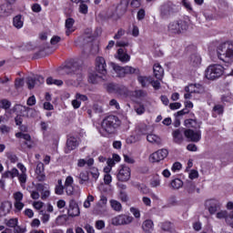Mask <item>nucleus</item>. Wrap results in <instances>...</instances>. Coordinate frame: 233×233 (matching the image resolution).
<instances>
[{
  "label": "nucleus",
  "instance_id": "obj_58",
  "mask_svg": "<svg viewBox=\"0 0 233 233\" xmlns=\"http://www.w3.org/2000/svg\"><path fill=\"white\" fill-rule=\"evenodd\" d=\"M32 205L35 208V210H41V208H43V207H45V203L40 200L33 202Z\"/></svg>",
  "mask_w": 233,
  "mask_h": 233
},
{
  "label": "nucleus",
  "instance_id": "obj_34",
  "mask_svg": "<svg viewBox=\"0 0 233 233\" xmlns=\"http://www.w3.org/2000/svg\"><path fill=\"white\" fill-rule=\"evenodd\" d=\"M144 232H152L154 230V222L152 220H146L142 224Z\"/></svg>",
  "mask_w": 233,
  "mask_h": 233
},
{
  "label": "nucleus",
  "instance_id": "obj_16",
  "mask_svg": "<svg viewBox=\"0 0 233 233\" xmlns=\"http://www.w3.org/2000/svg\"><path fill=\"white\" fill-rule=\"evenodd\" d=\"M67 214L70 218H76L77 216H79V214H81V212L79 211V206H77L76 200L69 201Z\"/></svg>",
  "mask_w": 233,
  "mask_h": 233
},
{
  "label": "nucleus",
  "instance_id": "obj_62",
  "mask_svg": "<svg viewBox=\"0 0 233 233\" xmlns=\"http://www.w3.org/2000/svg\"><path fill=\"white\" fill-rule=\"evenodd\" d=\"M213 111L215 114H218V116H221L223 114V106L221 105H217L213 107Z\"/></svg>",
  "mask_w": 233,
  "mask_h": 233
},
{
  "label": "nucleus",
  "instance_id": "obj_51",
  "mask_svg": "<svg viewBox=\"0 0 233 233\" xmlns=\"http://www.w3.org/2000/svg\"><path fill=\"white\" fill-rule=\"evenodd\" d=\"M226 223L229 225V227H233V211H229V212L228 211Z\"/></svg>",
  "mask_w": 233,
  "mask_h": 233
},
{
  "label": "nucleus",
  "instance_id": "obj_18",
  "mask_svg": "<svg viewBox=\"0 0 233 233\" xmlns=\"http://www.w3.org/2000/svg\"><path fill=\"white\" fill-rule=\"evenodd\" d=\"M36 188L39 192H41V199L43 201H46L47 198H50V187L43 184H38Z\"/></svg>",
  "mask_w": 233,
  "mask_h": 233
},
{
  "label": "nucleus",
  "instance_id": "obj_57",
  "mask_svg": "<svg viewBox=\"0 0 233 233\" xmlns=\"http://www.w3.org/2000/svg\"><path fill=\"white\" fill-rule=\"evenodd\" d=\"M150 186L153 188H157V187H161V179L159 178H153L150 182Z\"/></svg>",
  "mask_w": 233,
  "mask_h": 233
},
{
  "label": "nucleus",
  "instance_id": "obj_49",
  "mask_svg": "<svg viewBox=\"0 0 233 233\" xmlns=\"http://www.w3.org/2000/svg\"><path fill=\"white\" fill-rule=\"evenodd\" d=\"M135 112L137 114V116H143V114H145V106L143 105L135 106Z\"/></svg>",
  "mask_w": 233,
  "mask_h": 233
},
{
  "label": "nucleus",
  "instance_id": "obj_30",
  "mask_svg": "<svg viewBox=\"0 0 233 233\" xmlns=\"http://www.w3.org/2000/svg\"><path fill=\"white\" fill-rule=\"evenodd\" d=\"M147 139L148 143H151L152 145H161V137L156 134H148Z\"/></svg>",
  "mask_w": 233,
  "mask_h": 233
},
{
  "label": "nucleus",
  "instance_id": "obj_59",
  "mask_svg": "<svg viewBox=\"0 0 233 233\" xmlns=\"http://www.w3.org/2000/svg\"><path fill=\"white\" fill-rule=\"evenodd\" d=\"M126 141L127 145H133V143H137V141H139V138L136 136H130L129 137L127 138Z\"/></svg>",
  "mask_w": 233,
  "mask_h": 233
},
{
  "label": "nucleus",
  "instance_id": "obj_6",
  "mask_svg": "<svg viewBox=\"0 0 233 233\" xmlns=\"http://www.w3.org/2000/svg\"><path fill=\"white\" fill-rule=\"evenodd\" d=\"M134 221V217L126 214H121L111 218V225L114 227H123L130 225Z\"/></svg>",
  "mask_w": 233,
  "mask_h": 233
},
{
  "label": "nucleus",
  "instance_id": "obj_19",
  "mask_svg": "<svg viewBox=\"0 0 233 233\" xmlns=\"http://www.w3.org/2000/svg\"><path fill=\"white\" fill-rule=\"evenodd\" d=\"M185 90L190 94H202L204 91L203 86L199 84H190L188 86L185 87Z\"/></svg>",
  "mask_w": 233,
  "mask_h": 233
},
{
  "label": "nucleus",
  "instance_id": "obj_4",
  "mask_svg": "<svg viewBox=\"0 0 233 233\" xmlns=\"http://www.w3.org/2000/svg\"><path fill=\"white\" fill-rule=\"evenodd\" d=\"M188 30V24L185 21H173L167 25V32L171 35H179Z\"/></svg>",
  "mask_w": 233,
  "mask_h": 233
},
{
  "label": "nucleus",
  "instance_id": "obj_38",
  "mask_svg": "<svg viewBox=\"0 0 233 233\" xmlns=\"http://www.w3.org/2000/svg\"><path fill=\"white\" fill-rule=\"evenodd\" d=\"M152 77L150 76H139L137 77V81L138 83H140V85L142 86H147L149 85V83L151 82Z\"/></svg>",
  "mask_w": 233,
  "mask_h": 233
},
{
  "label": "nucleus",
  "instance_id": "obj_14",
  "mask_svg": "<svg viewBox=\"0 0 233 233\" xmlns=\"http://www.w3.org/2000/svg\"><path fill=\"white\" fill-rule=\"evenodd\" d=\"M23 193L21 191H17L14 193L13 198L15 199L14 207L18 212H21L23 208H25V203H23Z\"/></svg>",
  "mask_w": 233,
  "mask_h": 233
},
{
  "label": "nucleus",
  "instance_id": "obj_28",
  "mask_svg": "<svg viewBox=\"0 0 233 233\" xmlns=\"http://www.w3.org/2000/svg\"><path fill=\"white\" fill-rule=\"evenodd\" d=\"M79 179V185H88V182L90 181V177L88 176V172L82 171L78 175Z\"/></svg>",
  "mask_w": 233,
  "mask_h": 233
},
{
  "label": "nucleus",
  "instance_id": "obj_24",
  "mask_svg": "<svg viewBox=\"0 0 233 233\" xmlns=\"http://www.w3.org/2000/svg\"><path fill=\"white\" fill-rule=\"evenodd\" d=\"M116 57V59H119L121 61V63H128V61H130L129 55L127 54V52H125V50L123 48H119L117 50Z\"/></svg>",
  "mask_w": 233,
  "mask_h": 233
},
{
  "label": "nucleus",
  "instance_id": "obj_20",
  "mask_svg": "<svg viewBox=\"0 0 233 233\" xmlns=\"http://www.w3.org/2000/svg\"><path fill=\"white\" fill-rule=\"evenodd\" d=\"M12 6L10 4H4L0 5V17H8L12 15Z\"/></svg>",
  "mask_w": 233,
  "mask_h": 233
},
{
  "label": "nucleus",
  "instance_id": "obj_29",
  "mask_svg": "<svg viewBox=\"0 0 233 233\" xmlns=\"http://www.w3.org/2000/svg\"><path fill=\"white\" fill-rule=\"evenodd\" d=\"M74 23H75L74 18H67L66 20V35H70L72 32L76 30V28H74Z\"/></svg>",
  "mask_w": 233,
  "mask_h": 233
},
{
  "label": "nucleus",
  "instance_id": "obj_64",
  "mask_svg": "<svg viewBox=\"0 0 233 233\" xmlns=\"http://www.w3.org/2000/svg\"><path fill=\"white\" fill-rule=\"evenodd\" d=\"M30 192V196L33 199L37 200L41 198V195L39 194L38 191L35 190H31Z\"/></svg>",
  "mask_w": 233,
  "mask_h": 233
},
{
  "label": "nucleus",
  "instance_id": "obj_17",
  "mask_svg": "<svg viewBox=\"0 0 233 233\" xmlns=\"http://www.w3.org/2000/svg\"><path fill=\"white\" fill-rule=\"evenodd\" d=\"M79 143L77 142V138L71 137L66 141V147L65 148L66 154H70L72 150H76Z\"/></svg>",
  "mask_w": 233,
  "mask_h": 233
},
{
  "label": "nucleus",
  "instance_id": "obj_21",
  "mask_svg": "<svg viewBox=\"0 0 233 233\" xmlns=\"http://www.w3.org/2000/svg\"><path fill=\"white\" fill-rule=\"evenodd\" d=\"M12 210V202L4 201L0 205V216H6Z\"/></svg>",
  "mask_w": 233,
  "mask_h": 233
},
{
  "label": "nucleus",
  "instance_id": "obj_8",
  "mask_svg": "<svg viewBox=\"0 0 233 233\" xmlns=\"http://www.w3.org/2000/svg\"><path fill=\"white\" fill-rule=\"evenodd\" d=\"M132 174V170L128 166L121 165L118 168V173L116 175V177L118 181H122L123 183H126L127 181H130V176Z\"/></svg>",
  "mask_w": 233,
  "mask_h": 233
},
{
  "label": "nucleus",
  "instance_id": "obj_10",
  "mask_svg": "<svg viewBox=\"0 0 233 233\" xmlns=\"http://www.w3.org/2000/svg\"><path fill=\"white\" fill-rule=\"evenodd\" d=\"M168 157V150L163 148L152 153L149 156L150 163H159Z\"/></svg>",
  "mask_w": 233,
  "mask_h": 233
},
{
  "label": "nucleus",
  "instance_id": "obj_31",
  "mask_svg": "<svg viewBox=\"0 0 233 233\" xmlns=\"http://www.w3.org/2000/svg\"><path fill=\"white\" fill-rule=\"evenodd\" d=\"M55 194L56 196H63L65 194V186H63V179H58L55 187Z\"/></svg>",
  "mask_w": 233,
  "mask_h": 233
},
{
  "label": "nucleus",
  "instance_id": "obj_37",
  "mask_svg": "<svg viewBox=\"0 0 233 233\" xmlns=\"http://www.w3.org/2000/svg\"><path fill=\"white\" fill-rule=\"evenodd\" d=\"M185 190L187 192V194H194L196 190L198 193H199V188L196 187V184L192 182L186 185Z\"/></svg>",
  "mask_w": 233,
  "mask_h": 233
},
{
  "label": "nucleus",
  "instance_id": "obj_9",
  "mask_svg": "<svg viewBox=\"0 0 233 233\" xmlns=\"http://www.w3.org/2000/svg\"><path fill=\"white\" fill-rule=\"evenodd\" d=\"M15 112L17 114H23L26 112L27 117H39V111L21 105H15L14 107Z\"/></svg>",
  "mask_w": 233,
  "mask_h": 233
},
{
  "label": "nucleus",
  "instance_id": "obj_55",
  "mask_svg": "<svg viewBox=\"0 0 233 233\" xmlns=\"http://www.w3.org/2000/svg\"><path fill=\"white\" fill-rule=\"evenodd\" d=\"M94 202V196L88 195L87 198L84 202L85 208H90V203Z\"/></svg>",
  "mask_w": 233,
  "mask_h": 233
},
{
  "label": "nucleus",
  "instance_id": "obj_44",
  "mask_svg": "<svg viewBox=\"0 0 233 233\" xmlns=\"http://www.w3.org/2000/svg\"><path fill=\"white\" fill-rule=\"evenodd\" d=\"M78 12L86 15V14H88V5L85 3H80Z\"/></svg>",
  "mask_w": 233,
  "mask_h": 233
},
{
  "label": "nucleus",
  "instance_id": "obj_46",
  "mask_svg": "<svg viewBox=\"0 0 233 233\" xmlns=\"http://www.w3.org/2000/svg\"><path fill=\"white\" fill-rule=\"evenodd\" d=\"M90 174L93 177V181H97V179H99V170L96 167H92L90 169Z\"/></svg>",
  "mask_w": 233,
  "mask_h": 233
},
{
  "label": "nucleus",
  "instance_id": "obj_25",
  "mask_svg": "<svg viewBox=\"0 0 233 233\" xmlns=\"http://www.w3.org/2000/svg\"><path fill=\"white\" fill-rule=\"evenodd\" d=\"M116 94L120 97H131L132 91L128 90V87L121 86H118V88L116 89Z\"/></svg>",
  "mask_w": 233,
  "mask_h": 233
},
{
  "label": "nucleus",
  "instance_id": "obj_23",
  "mask_svg": "<svg viewBox=\"0 0 233 233\" xmlns=\"http://www.w3.org/2000/svg\"><path fill=\"white\" fill-rule=\"evenodd\" d=\"M185 183L180 178H174L169 183V188L171 190H179L180 188H183Z\"/></svg>",
  "mask_w": 233,
  "mask_h": 233
},
{
  "label": "nucleus",
  "instance_id": "obj_63",
  "mask_svg": "<svg viewBox=\"0 0 233 233\" xmlns=\"http://www.w3.org/2000/svg\"><path fill=\"white\" fill-rule=\"evenodd\" d=\"M35 172L36 174H41L42 172H45V164H43V162H39L37 164Z\"/></svg>",
  "mask_w": 233,
  "mask_h": 233
},
{
  "label": "nucleus",
  "instance_id": "obj_3",
  "mask_svg": "<svg viewBox=\"0 0 233 233\" xmlns=\"http://www.w3.org/2000/svg\"><path fill=\"white\" fill-rule=\"evenodd\" d=\"M121 125L119 118L116 116H106L101 125V131L106 132V134H112Z\"/></svg>",
  "mask_w": 233,
  "mask_h": 233
},
{
  "label": "nucleus",
  "instance_id": "obj_45",
  "mask_svg": "<svg viewBox=\"0 0 233 233\" xmlns=\"http://www.w3.org/2000/svg\"><path fill=\"white\" fill-rule=\"evenodd\" d=\"M106 88L107 92H114L115 94H117V88H119V86H117L116 84L109 83L106 86Z\"/></svg>",
  "mask_w": 233,
  "mask_h": 233
},
{
  "label": "nucleus",
  "instance_id": "obj_53",
  "mask_svg": "<svg viewBox=\"0 0 233 233\" xmlns=\"http://www.w3.org/2000/svg\"><path fill=\"white\" fill-rule=\"evenodd\" d=\"M130 212L137 219H139L141 218V212L137 208H130Z\"/></svg>",
  "mask_w": 233,
  "mask_h": 233
},
{
  "label": "nucleus",
  "instance_id": "obj_43",
  "mask_svg": "<svg viewBox=\"0 0 233 233\" xmlns=\"http://www.w3.org/2000/svg\"><path fill=\"white\" fill-rule=\"evenodd\" d=\"M161 228L165 232H173V230H174L172 223H170V222H164V223H162L161 224Z\"/></svg>",
  "mask_w": 233,
  "mask_h": 233
},
{
  "label": "nucleus",
  "instance_id": "obj_40",
  "mask_svg": "<svg viewBox=\"0 0 233 233\" xmlns=\"http://www.w3.org/2000/svg\"><path fill=\"white\" fill-rule=\"evenodd\" d=\"M185 125L188 128H199V124L198 123V121H196L194 119H187V120H185Z\"/></svg>",
  "mask_w": 233,
  "mask_h": 233
},
{
  "label": "nucleus",
  "instance_id": "obj_60",
  "mask_svg": "<svg viewBox=\"0 0 233 233\" xmlns=\"http://www.w3.org/2000/svg\"><path fill=\"white\" fill-rule=\"evenodd\" d=\"M65 190L67 196H74V194H76L74 191V186H65Z\"/></svg>",
  "mask_w": 233,
  "mask_h": 233
},
{
  "label": "nucleus",
  "instance_id": "obj_13",
  "mask_svg": "<svg viewBox=\"0 0 233 233\" xmlns=\"http://www.w3.org/2000/svg\"><path fill=\"white\" fill-rule=\"evenodd\" d=\"M184 135L187 139H189V141H192L193 143L201 141V130L194 131L192 129H187L184 132Z\"/></svg>",
  "mask_w": 233,
  "mask_h": 233
},
{
  "label": "nucleus",
  "instance_id": "obj_39",
  "mask_svg": "<svg viewBox=\"0 0 233 233\" xmlns=\"http://www.w3.org/2000/svg\"><path fill=\"white\" fill-rule=\"evenodd\" d=\"M126 74L127 75L135 74V76H139V74H141V71H139V68H137V67H132L130 66H126Z\"/></svg>",
  "mask_w": 233,
  "mask_h": 233
},
{
  "label": "nucleus",
  "instance_id": "obj_12",
  "mask_svg": "<svg viewBox=\"0 0 233 233\" xmlns=\"http://www.w3.org/2000/svg\"><path fill=\"white\" fill-rule=\"evenodd\" d=\"M43 83H45V77L41 76H36L35 77L28 76L26 78V85L29 90H32V88H35V86H39V85H43Z\"/></svg>",
  "mask_w": 233,
  "mask_h": 233
},
{
  "label": "nucleus",
  "instance_id": "obj_56",
  "mask_svg": "<svg viewBox=\"0 0 233 233\" xmlns=\"http://www.w3.org/2000/svg\"><path fill=\"white\" fill-rule=\"evenodd\" d=\"M41 220L43 223H48V221H50V214L41 211Z\"/></svg>",
  "mask_w": 233,
  "mask_h": 233
},
{
  "label": "nucleus",
  "instance_id": "obj_1",
  "mask_svg": "<svg viewBox=\"0 0 233 233\" xmlns=\"http://www.w3.org/2000/svg\"><path fill=\"white\" fill-rule=\"evenodd\" d=\"M66 72L70 75L69 78L66 80L69 86H79L83 81V73H81V66L77 62L69 63L66 66Z\"/></svg>",
  "mask_w": 233,
  "mask_h": 233
},
{
  "label": "nucleus",
  "instance_id": "obj_26",
  "mask_svg": "<svg viewBox=\"0 0 233 233\" xmlns=\"http://www.w3.org/2000/svg\"><path fill=\"white\" fill-rule=\"evenodd\" d=\"M113 70L117 74L118 77H125L127 76V66H121L116 64H112Z\"/></svg>",
  "mask_w": 233,
  "mask_h": 233
},
{
  "label": "nucleus",
  "instance_id": "obj_41",
  "mask_svg": "<svg viewBox=\"0 0 233 233\" xmlns=\"http://www.w3.org/2000/svg\"><path fill=\"white\" fill-rule=\"evenodd\" d=\"M46 85H56V86H61L63 85V80L54 79L52 76H49L46 79Z\"/></svg>",
  "mask_w": 233,
  "mask_h": 233
},
{
  "label": "nucleus",
  "instance_id": "obj_52",
  "mask_svg": "<svg viewBox=\"0 0 233 233\" xmlns=\"http://www.w3.org/2000/svg\"><path fill=\"white\" fill-rule=\"evenodd\" d=\"M11 104L10 101L4 99L0 101V108H4V110H8L10 108Z\"/></svg>",
  "mask_w": 233,
  "mask_h": 233
},
{
  "label": "nucleus",
  "instance_id": "obj_50",
  "mask_svg": "<svg viewBox=\"0 0 233 233\" xmlns=\"http://www.w3.org/2000/svg\"><path fill=\"white\" fill-rule=\"evenodd\" d=\"M27 177H28L26 176V173L18 174V180L20 182L21 187H25V183H26Z\"/></svg>",
  "mask_w": 233,
  "mask_h": 233
},
{
  "label": "nucleus",
  "instance_id": "obj_61",
  "mask_svg": "<svg viewBox=\"0 0 233 233\" xmlns=\"http://www.w3.org/2000/svg\"><path fill=\"white\" fill-rule=\"evenodd\" d=\"M73 185H74V177L72 176L66 177L64 187H72Z\"/></svg>",
  "mask_w": 233,
  "mask_h": 233
},
{
  "label": "nucleus",
  "instance_id": "obj_7",
  "mask_svg": "<svg viewBox=\"0 0 233 233\" xmlns=\"http://www.w3.org/2000/svg\"><path fill=\"white\" fill-rule=\"evenodd\" d=\"M205 208L211 216H214L221 208V203L215 198L208 199L205 201Z\"/></svg>",
  "mask_w": 233,
  "mask_h": 233
},
{
  "label": "nucleus",
  "instance_id": "obj_5",
  "mask_svg": "<svg viewBox=\"0 0 233 233\" xmlns=\"http://www.w3.org/2000/svg\"><path fill=\"white\" fill-rule=\"evenodd\" d=\"M223 74H225V67L218 64H213L208 66L206 69L205 76L207 79L214 81V79H219Z\"/></svg>",
  "mask_w": 233,
  "mask_h": 233
},
{
  "label": "nucleus",
  "instance_id": "obj_42",
  "mask_svg": "<svg viewBox=\"0 0 233 233\" xmlns=\"http://www.w3.org/2000/svg\"><path fill=\"white\" fill-rule=\"evenodd\" d=\"M217 219H225L227 221V216L228 214V210L222 209L215 213Z\"/></svg>",
  "mask_w": 233,
  "mask_h": 233
},
{
  "label": "nucleus",
  "instance_id": "obj_11",
  "mask_svg": "<svg viewBox=\"0 0 233 233\" xmlns=\"http://www.w3.org/2000/svg\"><path fill=\"white\" fill-rule=\"evenodd\" d=\"M176 12V5H174L172 3L168 2L160 6V15L163 17V19H167L170 17V15H173V14Z\"/></svg>",
  "mask_w": 233,
  "mask_h": 233
},
{
  "label": "nucleus",
  "instance_id": "obj_47",
  "mask_svg": "<svg viewBox=\"0 0 233 233\" xmlns=\"http://www.w3.org/2000/svg\"><path fill=\"white\" fill-rule=\"evenodd\" d=\"M88 81L89 83H93V84L99 83V81H101V76H99L96 74H91L89 76Z\"/></svg>",
  "mask_w": 233,
  "mask_h": 233
},
{
  "label": "nucleus",
  "instance_id": "obj_54",
  "mask_svg": "<svg viewBox=\"0 0 233 233\" xmlns=\"http://www.w3.org/2000/svg\"><path fill=\"white\" fill-rule=\"evenodd\" d=\"M189 179H198L199 177V172L196 169H192L188 173Z\"/></svg>",
  "mask_w": 233,
  "mask_h": 233
},
{
  "label": "nucleus",
  "instance_id": "obj_35",
  "mask_svg": "<svg viewBox=\"0 0 233 233\" xmlns=\"http://www.w3.org/2000/svg\"><path fill=\"white\" fill-rule=\"evenodd\" d=\"M192 66H199L201 65V57L198 55H192L189 58Z\"/></svg>",
  "mask_w": 233,
  "mask_h": 233
},
{
  "label": "nucleus",
  "instance_id": "obj_15",
  "mask_svg": "<svg viewBox=\"0 0 233 233\" xmlns=\"http://www.w3.org/2000/svg\"><path fill=\"white\" fill-rule=\"evenodd\" d=\"M96 70L98 74L105 76L106 74V61L103 56H97L96 58Z\"/></svg>",
  "mask_w": 233,
  "mask_h": 233
},
{
  "label": "nucleus",
  "instance_id": "obj_48",
  "mask_svg": "<svg viewBox=\"0 0 233 233\" xmlns=\"http://www.w3.org/2000/svg\"><path fill=\"white\" fill-rule=\"evenodd\" d=\"M17 223H18L17 218H11L5 222V225H6V227H9L10 228H15Z\"/></svg>",
  "mask_w": 233,
  "mask_h": 233
},
{
  "label": "nucleus",
  "instance_id": "obj_22",
  "mask_svg": "<svg viewBox=\"0 0 233 233\" xmlns=\"http://www.w3.org/2000/svg\"><path fill=\"white\" fill-rule=\"evenodd\" d=\"M25 25V17L22 15H17L13 18V26L17 30H21Z\"/></svg>",
  "mask_w": 233,
  "mask_h": 233
},
{
  "label": "nucleus",
  "instance_id": "obj_2",
  "mask_svg": "<svg viewBox=\"0 0 233 233\" xmlns=\"http://www.w3.org/2000/svg\"><path fill=\"white\" fill-rule=\"evenodd\" d=\"M217 56L224 63H233V42L227 41L217 48Z\"/></svg>",
  "mask_w": 233,
  "mask_h": 233
},
{
  "label": "nucleus",
  "instance_id": "obj_36",
  "mask_svg": "<svg viewBox=\"0 0 233 233\" xmlns=\"http://www.w3.org/2000/svg\"><path fill=\"white\" fill-rule=\"evenodd\" d=\"M173 139L176 143H177V145H181V143H183V134H181L179 129L173 132Z\"/></svg>",
  "mask_w": 233,
  "mask_h": 233
},
{
  "label": "nucleus",
  "instance_id": "obj_33",
  "mask_svg": "<svg viewBox=\"0 0 233 233\" xmlns=\"http://www.w3.org/2000/svg\"><path fill=\"white\" fill-rule=\"evenodd\" d=\"M109 203H110L111 208H113L115 212H121V210H123V206L121 205V202L116 199H111Z\"/></svg>",
  "mask_w": 233,
  "mask_h": 233
},
{
  "label": "nucleus",
  "instance_id": "obj_32",
  "mask_svg": "<svg viewBox=\"0 0 233 233\" xmlns=\"http://www.w3.org/2000/svg\"><path fill=\"white\" fill-rule=\"evenodd\" d=\"M85 165H87V167H92V165H94V158H87L86 160L83 158L78 159L77 167H79V168H83Z\"/></svg>",
  "mask_w": 233,
  "mask_h": 233
},
{
  "label": "nucleus",
  "instance_id": "obj_27",
  "mask_svg": "<svg viewBox=\"0 0 233 233\" xmlns=\"http://www.w3.org/2000/svg\"><path fill=\"white\" fill-rule=\"evenodd\" d=\"M153 72H154V76L157 79H162L163 75L165 74V71L163 70V67L159 64H155L154 65Z\"/></svg>",
  "mask_w": 233,
  "mask_h": 233
}]
</instances>
